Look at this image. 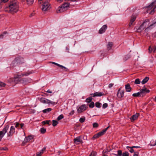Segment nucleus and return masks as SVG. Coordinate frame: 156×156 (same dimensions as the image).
Wrapping results in <instances>:
<instances>
[{"label":"nucleus","instance_id":"1","mask_svg":"<svg viewBox=\"0 0 156 156\" xmlns=\"http://www.w3.org/2000/svg\"><path fill=\"white\" fill-rule=\"evenodd\" d=\"M19 6L18 3L15 1H10L8 6L5 9V12L12 14L16 13L18 11Z\"/></svg>","mask_w":156,"mask_h":156},{"label":"nucleus","instance_id":"2","mask_svg":"<svg viewBox=\"0 0 156 156\" xmlns=\"http://www.w3.org/2000/svg\"><path fill=\"white\" fill-rule=\"evenodd\" d=\"M9 128L8 125H5L2 130L0 131V141L5 135V134L7 133L8 136H12L15 132V128L14 126H12L10 128L9 132H7V131Z\"/></svg>","mask_w":156,"mask_h":156},{"label":"nucleus","instance_id":"3","mask_svg":"<svg viewBox=\"0 0 156 156\" xmlns=\"http://www.w3.org/2000/svg\"><path fill=\"white\" fill-rule=\"evenodd\" d=\"M149 20H145L143 23L140 25L139 27L137 29V31L138 32H142L146 27L149 26Z\"/></svg>","mask_w":156,"mask_h":156},{"label":"nucleus","instance_id":"4","mask_svg":"<svg viewBox=\"0 0 156 156\" xmlns=\"http://www.w3.org/2000/svg\"><path fill=\"white\" fill-rule=\"evenodd\" d=\"M24 59L23 58L18 57L16 58L12 63L13 66H16L17 65L21 64L24 62Z\"/></svg>","mask_w":156,"mask_h":156},{"label":"nucleus","instance_id":"5","mask_svg":"<svg viewBox=\"0 0 156 156\" xmlns=\"http://www.w3.org/2000/svg\"><path fill=\"white\" fill-rule=\"evenodd\" d=\"M156 1L153 2L147 8V12H149V11L152 9L149 12L151 14H153L155 12L154 9L156 8V5H154V4Z\"/></svg>","mask_w":156,"mask_h":156},{"label":"nucleus","instance_id":"6","mask_svg":"<svg viewBox=\"0 0 156 156\" xmlns=\"http://www.w3.org/2000/svg\"><path fill=\"white\" fill-rule=\"evenodd\" d=\"M20 77L18 78L17 79L18 83H20L23 84H26L30 82L31 81V79L30 78H20Z\"/></svg>","mask_w":156,"mask_h":156},{"label":"nucleus","instance_id":"7","mask_svg":"<svg viewBox=\"0 0 156 156\" xmlns=\"http://www.w3.org/2000/svg\"><path fill=\"white\" fill-rule=\"evenodd\" d=\"M39 100L41 103H42L45 104H51L53 105L56 104V103H55V102L53 101L43 98H39Z\"/></svg>","mask_w":156,"mask_h":156},{"label":"nucleus","instance_id":"8","mask_svg":"<svg viewBox=\"0 0 156 156\" xmlns=\"http://www.w3.org/2000/svg\"><path fill=\"white\" fill-rule=\"evenodd\" d=\"M50 5L49 3L47 2H44L42 5L41 9L43 11H47L50 9Z\"/></svg>","mask_w":156,"mask_h":156},{"label":"nucleus","instance_id":"9","mask_svg":"<svg viewBox=\"0 0 156 156\" xmlns=\"http://www.w3.org/2000/svg\"><path fill=\"white\" fill-rule=\"evenodd\" d=\"M19 77V76H18V74H17L14 77L9 78L7 80V81L9 83H12L14 84L17 83H18L17 79Z\"/></svg>","mask_w":156,"mask_h":156},{"label":"nucleus","instance_id":"10","mask_svg":"<svg viewBox=\"0 0 156 156\" xmlns=\"http://www.w3.org/2000/svg\"><path fill=\"white\" fill-rule=\"evenodd\" d=\"M109 127V126H108L106 128L104 129L101 131L99 132L98 133L94 135V136L93 138L95 139H96L98 138L100 136H102L105 134V132H106Z\"/></svg>","mask_w":156,"mask_h":156},{"label":"nucleus","instance_id":"11","mask_svg":"<svg viewBox=\"0 0 156 156\" xmlns=\"http://www.w3.org/2000/svg\"><path fill=\"white\" fill-rule=\"evenodd\" d=\"M34 71L33 70L28 71L26 72H23L21 73H19L18 74V76H19V77H23L25 76H28L30 74L34 73Z\"/></svg>","mask_w":156,"mask_h":156},{"label":"nucleus","instance_id":"12","mask_svg":"<svg viewBox=\"0 0 156 156\" xmlns=\"http://www.w3.org/2000/svg\"><path fill=\"white\" fill-rule=\"evenodd\" d=\"M87 107L85 105H81L77 108V111L79 113H81L86 110Z\"/></svg>","mask_w":156,"mask_h":156},{"label":"nucleus","instance_id":"13","mask_svg":"<svg viewBox=\"0 0 156 156\" xmlns=\"http://www.w3.org/2000/svg\"><path fill=\"white\" fill-rule=\"evenodd\" d=\"M150 92V90H149L147 89L144 86L143 87L142 89L140 90V93L141 95L143 96L146 93H149Z\"/></svg>","mask_w":156,"mask_h":156},{"label":"nucleus","instance_id":"14","mask_svg":"<svg viewBox=\"0 0 156 156\" xmlns=\"http://www.w3.org/2000/svg\"><path fill=\"white\" fill-rule=\"evenodd\" d=\"M73 140L74 143L76 144H82L83 143V141L81 138L80 136H79L75 138Z\"/></svg>","mask_w":156,"mask_h":156},{"label":"nucleus","instance_id":"15","mask_svg":"<svg viewBox=\"0 0 156 156\" xmlns=\"http://www.w3.org/2000/svg\"><path fill=\"white\" fill-rule=\"evenodd\" d=\"M33 138V137L32 135H30L28 136L27 137H26L23 142V145H24L27 142L32 139Z\"/></svg>","mask_w":156,"mask_h":156},{"label":"nucleus","instance_id":"16","mask_svg":"<svg viewBox=\"0 0 156 156\" xmlns=\"http://www.w3.org/2000/svg\"><path fill=\"white\" fill-rule=\"evenodd\" d=\"M121 88H120L118 90L117 96V97L120 98H122L124 96V91L123 90H121Z\"/></svg>","mask_w":156,"mask_h":156},{"label":"nucleus","instance_id":"17","mask_svg":"<svg viewBox=\"0 0 156 156\" xmlns=\"http://www.w3.org/2000/svg\"><path fill=\"white\" fill-rule=\"evenodd\" d=\"M104 95L103 93H102L101 92H96L94 94H90V95L91 97H100Z\"/></svg>","mask_w":156,"mask_h":156},{"label":"nucleus","instance_id":"18","mask_svg":"<svg viewBox=\"0 0 156 156\" xmlns=\"http://www.w3.org/2000/svg\"><path fill=\"white\" fill-rule=\"evenodd\" d=\"M107 26L106 25H104L99 30V33L100 34H102L104 33L107 29Z\"/></svg>","mask_w":156,"mask_h":156},{"label":"nucleus","instance_id":"19","mask_svg":"<svg viewBox=\"0 0 156 156\" xmlns=\"http://www.w3.org/2000/svg\"><path fill=\"white\" fill-rule=\"evenodd\" d=\"M136 18V17L135 16H131L130 22L129 24V27H131V26L134 25V24L133 23V22L135 20Z\"/></svg>","mask_w":156,"mask_h":156},{"label":"nucleus","instance_id":"20","mask_svg":"<svg viewBox=\"0 0 156 156\" xmlns=\"http://www.w3.org/2000/svg\"><path fill=\"white\" fill-rule=\"evenodd\" d=\"M155 25H156V19L153 20V23L151 24L145 30V32H147L148 30L151 29V27Z\"/></svg>","mask_w":156,"mask_h":156},{"label":"nucleus","instance_id":"21","mask_svg":"<svg viewBox=\"0 0 156 156\" xmlns=\"http://www.w3.org/2000/svg\"><path fill=\"white\" fill-rule=\"evenodd\" d=\"M139 116V114L138 113H136V114L133 115L130 118L131 121L133 122V121L137 119Z\"/></svg>","mask_w":156,"mask_h":156},{"label":"nucleus","instance_id":"22","mask_svg":"<svg viewBox=\"0 0 156 156\" xmlns=\"http://www.w3.org/2000/svg\"><path fill=\"white\" fill-rule=\"evenodd\" d=\"M63 9L65 11L69 7V4L68 2L64 3L62 6Z\"/></svg>","mask_w":156,"mask_h":156},{"label":"nucleus","instance_id":"23","mask_svg":"<svg viewBox=\"0 0 156 156\" xmlns=\"http://www.w3.org/2000/svg\"><path fill=\"white\" fill-rule=\"evenodd\" d=\"M156 50V46H154L153 47V48H151V46H149L148 50H149V53H151L152 51H153V52H154Z\"/></svg>","mask_w":156,"mask_h":156},{"label":"nucleus","instance_id":"24","mask_svg":"<svg viewBox=\"0 0 156 156\" xmlns=\"http://www.w3.org/2000/svg\"><path fill=\"white\" fill-rule=\"evenodd\" d=\"M125 89L127 92H130L132 89L129 83L125 85Z\"/></svg>","mask_w":156,"mask_h":156},{"label":"nucleus","instance_id":"25","mask_svg":"<svg viewBox=\"0 0 156 156\" xmlns=\"http://www.w3.org/2000/svg\"><path fill=\"white\" fill-rule=\"evenodd\" d=\"M65 11V10H64V9H63L62 6L58 7L56 10L57 13L62 12Z\"/></svg>","mask_w":156,"mask_h":156},{"label":"nucleus","instance_id":"26","mask_svg":"<svg viewBox=\"0 0 156 156\" xmlns=\"http://www.w3.org/2000/svg\"><path fill=\"white\" fill-rule=\"evenodd\" d=\"M113 45V43L112 42H108L107 45V48L108 50H110Z\"/></svg>","mask_w":156,"mask_h":156},{"label":"nucleus","instance_id":"27","mask_svg":"<svg viewBox=\"0 0 156 156\" xmlns=\"http://www.w3.org/2000/svg\"><path fill=\"white\" fill-rule=\"evenodd\" d=\"M50 63H52L54 65H55L57 66H58L59 67L61 68L62 69L64 68L65 69H67V68L66 67H64L61 65H60L58 63H55V62H50Z\"/></svg>","mask_w":156,"mask_h":156},{"label":"nucleus","instance_id":"28","mask_svg":"<svg viewBox=\"0 0 156 156\" xmlns=\"http://www.w3.org/2000/svg\"><path fill=\"white\" fill-rule=\"evenodd\" d=\"M149 80V78L147 77H145L141 81V83L143 84H144L147 83Z\"/></svg>","mask_w":156,"mask_h":156},{"label":"nucleus","instance_id":"29","mask_svg":"<svg viewBox=\"0 0 156 156\" xmlns=\"http://www.w3.org/2000/svg\"><path fill=\"white\" fill-rule=\"evenodd\" d=\"M126 148L131 153H132L134 152V149H133V148H134L132 147H130L129 146H127L126 147Z\"/></svg>","mask_w":156,"mask_h":156},{"label":"nucleus","instance_id":"30","mask_svg":"<svg viewBox=\"0 0 156 156\" xmlns=\"http://www.w3.org/2000/svg\"><path fill=\"white\" fill-rule=\"evenodd\" d=\"M51 122V121L50 120L44 121L42 122V123L44 125L47 124L49 125H50V123Z\"/></svg>","mask_w":156,"mask_h":156},{"label":"nucleus","instance_id":"31","mask_svg":"<svg viewBox=\"0 0 156 156\" xmlns=\"http://www.w3.org/2000/svg\"><path fill=\"white\" fill-rule=\"evenodd\" d=\"M7 37L6 33H4L0 35V40Z\"/></svg>","mask_w":156,"mask_h":156},{"label":"nucleus","instance_id":"32","mask_svg":"<svg viewBox=\"0 0 156 156\" xmlns=\"http://www.w3.org/2000/svg\"><path fill=\"white\" fill-rule=\"evenodd\" d=\"M51 110V109L50 108H48L45 109L43 110L42 112L43 113H46L48 112Z\"/></svg>","mask_w":156,"mask_h":156},{"label":"nucleus","instance_id":"33","mask_svg":"<svg viewBox=\"0 0 156 156\" xmlns=\"http://www.w3.org/2000/svg\"><path fill=\"white\" fill-rule=\"evenodd\" d=\"M34 0H27V4L29 5H32L34 2Z\"/></svg>","mask_w":156,"mask_h":156},{"label":"nucleus","instance_id":"34","mask_svg":"<svg viewBox=\"0 0 156 156\" xmlns=\"http://www.w3.org/2000/svg\"><path fill=\"white\" fill-rule=\"evenodd\" d=\"M92 100V98L91 96V97H89L86 99V101L87 102L90 103V102Z\"/></svg>","mask_w":156,"mask_h":156},{"label":"nucleus","instance_id":"35","mask_svg":"<svg viewBox=\"0 0 156 156\" xmlns=\"http://www.w3.org/2000/svg\"><path fill=\"white\" fill-rule=\"evenodd\" d=\"M40 131L41 133L44 134L46 132V129L43 127L41 128L40 129Z\"/></svg>","mask_w":156,"mask_h":156},{"label":"nucleus","instance_id":"36","mask_svg":"<svg viewBox=\"0 0 156 156\" xmlns=\"http://www.w3.org/2000/svg\"><path fill=\"white\" fill-rule=\"evenodd\" d=\"M132 95L134 97H138L139 96H141L140 92H138L136 93H134Z\"/></svg>","mask_w":156,"mask_h":156},{"label":"nucleus","instance_id":"37","mask_svg":"<svg viewBox=\"0 0 156 156\" xmlns=\"http://www.w3.org/2000/svg\"><path fill=\"white\" fill-rule=\"evenodd\" d=\"M58 124V122L55 120H52V125L53 126H56Z\"/></svg>","mask_w":156,"mask_h":156},{"label":"nucleus","instance_id":"38","mask_svg":"<svg viewBox=\"0 0 156 156\" xmlns=\"http://www.w3.org/2000/svg\"><path fill=\"white\" fill-rule=\"evenodd\" d=\"M95 106L96 107L100 108L101 106V104L98 102H97L95 103Z\"/></svg>","mask_w":156,"mask_h":156},{"label":"nucleus","instance_id":"39","mask_svg":"<svg viewBox=\"0 0 156 156\" xmlns=\"http://www.w3.org/2000/svg\"><path fill=\"white\" fill-rule=\"evenodd\" d=\"M6 84L0 81V87H5Z\"/></svg>","mask_w":156,"mask_h":156},{"label":"nucleus","instance_id":"40","mask_svg":"<svg viewBox=\"0 0 156 156\" xmlns=\"http://www.w3.org/2000/svg\"><path fill=\"white\" fill-rule=\"evenodd\" d=\"M140 81L139 79H136L135 81V83L136 84H139L140 83Z\"/></svg>","mask_w":156,"mask_h":156},{"label":"nucleus","instance_id":"41","mask_svg":"<svg viewBox=\"0 0 156 156\" xmlns=\"http://www.w3.org/2000/svg\"><path fill=\"white\" fill-rule=\"evenodd\" d=\"M94 102H91V103L89 105V107L91 108H93L94 107Z\"/></svg>","mask_w":156,"mask_h":156},{"label":"nucleus","instance_id":"42","mask_svg":"<svg viewBox=\"0 0 156 156\" xmlns=\"http://www.w3.org/2000/svg\"><path fill=\"white\" fill-rule=\"evenodd\" d=\"M85 120V117L83 118H80L79 121L81 123H83L84 122Z\"/></svg>","mask_w":156,"mask_h":156},{"label":"nucleus","instance_id":"43","mask_svg":"<svg viewBox=\"0 0 156 156\" xmlns=\"http://www.w3.org/2000/svg\"><path fill=\"white\" fill-rule=\"evenodd\" d=\"M96 154L97 153L96 152L92 151L91 152L90 154L89 155V156H96Z\"/></svg>","mask_w":156,"mask_h":156},{"label":"nucleus","instance_id":"44","mask_svg":"<svg viewBox=\"0 0 156 156\" xmlns=\"http://www.w3.org/2000/svg\"><path fill=\"white\" fill-rule=\"evenodd\" d=\"M63 117L64 116L62 114L60 115L58 117L57 119L58 120H59L61 119H63Z\"/></svg>","mask_w":156,"mask_h":156},{"label":"nucleus","instance_id":"45","mask_svg":"<svg viewBox=\"0 0 156 156\" xmlns=\"http://www.w3.org/2000/svg\"><path fill=\"white\" fill-rule=\"evenodd\" d=\"M8 150V148L6 147H0V151H2V150L6 151V150Z\"/></svg>","mask_w":156,"mask_h":156},{"label":"nucleus","instance_id":"46","mask_svg":"<svg viewBox=\"0 0 156 156\" xmlns=\"http://www.w3.org/2000/svg\"><path fill=\"white\" fill-rule=\"evenodd\" d=\"M93 127H94L97 128L98 126V124L97 123L95 122L93 124Z\"/></svg>","mask_w":156,"mask_h":156},{"label":"nucleus","instance_id":"47","mask_svg":"<svg viewBox=\"0 0 156 156\" xmlns=\"http://www.w3.org/2000/svg\"><path fill=\"white\" fill-rule=\"evenodd\" d=\"M122 156H129V153L127 152H125L122 154Z\"/></svg>","mask_w":156,"mask_h":156},{"label":"nucleus","instance_id":"48","mask_svg":"<svg viewBox=\"0 0 156 156\" xmlns=\"http://www.w3.org/2000/svg\"><path fill=\"white\" fill-rule=\"evenodd\" d=\"M108 106V104L107 103L104 104L102 106V107L103 108H106Z\"/></svg>","mask_w":156,"mask_h":156},{"label":"nucleus","instance_id":"49","mask_svg":"<svg viewBox=\"0 0 156 156\" xmlns=\"http://www.w3.org/2000/svg\"><path fill=\"white\" fill-rule=\"evenodd\" d=\"M122 154V151L120 150H119L118 151V154L119 156H121Z\"/></svg>","mask_w":156,"mask_h":156},{"label":"nucleus","instance_id":"50","mask_svg":"<svg viewBox=\"0 0 156 156\" xmlns=\"http://www.w3.org/2000/svg\"><path fill=\"white\" fill-rule=\"evenodd\" d=\"M46 92L48 93H50V94H51L52 93V91L51 90H50V89H49L47 91H46Z\"/></svg>","mask_w":156,"mask_h":156},{"label":"nucleus","instance_id":"51","mask_svg":"<svg viewBox=\"0 0 156 156\" xmlns=\"http://www.w3.org/2000/svg\"><path fill=\"white\" fill-rule=\"evenodd\" d=\"M113 85H114V84L113 83H110L109 84L108 87L109 88H111V87H113Z\"/></svg>","mask_w":156,"mask_h":156},{"label":"nucleus","instance_id":"52","mask_svg":"<svg viewBox=\"0 0 156 156\" xmlns=\"http://www.w3.org/2000/svg\"><path fill=\"white\" fill-rule=\"evenodd\" d=\"M19 125H20V124L19 123L17 122L16 123L15 127L16 128H18Z\"/></svg>","mask_w":156,"mask_h":156},{"label":"nucleus","instance_id":"53","mask_svg":"<svg viewBox=\"0 0 156 156\" xmlns=\"http://www.w3.org/2000/svg\"><path fill=\"white\" fill-rule=\"evenodd\" d=\"M139 153L138 152H134L133 156H138Z\"/></svg>","mask_w":156,"mask_h":156},{"label":"nucleus","instance_id":"54","mask_svg":"<svg viewBox=\"0 0 156 156\" xmlns=\"http://www.w3.org/2000/svg\"><path fill=\"white\" fill-rule=\"evenodd\" d=\"M74 110H73L69 113V114L70 115H73L74 114Z\"/></svg>","mask_w":156,"mask_h":156},{"label":"nucleus","instance_id":"55","mask_svg":"<svg viewBox=\"0 0 156 156\" xmlns=\"http://www.w3.org/2000/svg\"><path fill=\"white\" fill-rule=\"evenodd\" d=\"M2 3V2H4V3H6L9 0H1Z\"/></svg>","mask_w":156,"mask_h":156},{"label":"nucleus","instance_id":"56","mask_svg":"<svg viewBox=\"0 0 156 156\" xmlns=\"http://www.w3.org/2000/svg\"><path fill=\"white\" fill-rule=\"evenodd\" d=\"M150 145L151 146H154L155 145H156V141H155V143L153 144H150Z\"/></svg>","mask_w":156,"mask_h":156},{"label":"nucleus","instance_id":"57","mask_svg":"<svg viewBox=\"0 0 156 156\" xmlns=\"http://www.w3.org/2000/svg\"><path fill=\"white\" fill-rule=\"evenodd\" d=\"M66 52H69V48L68 47H66Z\"/></svg>","mask_w":156,"mask_h":156},{"label":"nucleus","instance_id":"58","mask_svg":"<svg viewBox=\"0 0 156 156\" xmlns=\"http://www.w3.org/2000/svg\"><path fill=\"white\" fill-rule=\"evenodd\" d=\"M20 127L21 128H22L23 127V126L24 125V124L23 123H21L20 124Z\"/></svg>","mask_w":156,"mask_h":156},{"label":"nucleus","instance_id":"59","mask_svg":"<svg viewBox=\"0 0 156 156\" xmlns=\"http://www.w3.org/2000/svg\"><path fill=\"white\" fill-rule=\"evenodd\" d=\"M130 58V56L129 55H126L125 57V58H127V59L129 58Z\"/></svg>","mask_w":156,"mask_h":156},{"label":"nucleus","instance_id":"60","mask_svg":"<svg viewBox=\"0 0 156 156\" xmlns=\"http://www.w3.org/2000/svg\"><path fill=\"white\" fill-rule=\"evenodd\" d=\"M34 15V13H32L30 14V17H32V16H33Z\"/></svg>","mask_w":156,"mask_h":156},{"label":"nucleus","instance_id":"61","mask_svg":"<svg viewBox=\"0 0 156 156\" xmlns=\"http://www.w3.org/2000/svg\"><path fill=\"white\" fill-rule=\"evenodd\" d=\"M2 3L1 2V0H0V10L2 8V5H1Z\"/></svg>","mask_w":156,"mask_h":156},{"label":"nucleus","instance_id":"62","mask_svg":"<svg viewBox=\"0 0 156 156\" xmlns=\"http://www.w3.org/2000/svg\"><path fill=\"white\" fill-rule=\"evenodd\" d=\"M132 147L136 148H140V147H139V146H133Z\"/></svg>","mask_w":156,"mask_h":156},{"label":"nucleus","instance_id":"63","mask_svg":"<svg viewBox=\"0 0 156 156\" xmlns=\"http://www.w3.org/2000/svg\"><path fill=\"white\" fill-rule=\"evenodd\" d=\"M57 2L59 3L61 2L63 0H57Z\"/></svg>","mask_w":156,"mask_h":156},{"label":"nucleus","instance_id":"64","mask_svg":"<svg viewBox=\"0 0 156 156\" xmlns=\"http://www.w3.org/2000/svg\"><path fill=\"white\" fill-rule=\"evenodd\" d=\"M50 1V0H44V2H49Z\"/></svg>","mask_w":156,"mask_h":156}]
</instances>
